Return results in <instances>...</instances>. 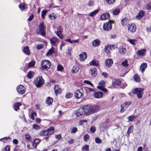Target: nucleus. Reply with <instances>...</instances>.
I'll use <instances>...</instances> for the list:
<instances>
[{
    "label": "nucleus",
    "mask_w": 151,
    "mask_h": 151,
    "mask_svg": "<svg viewBox=\"0 0 151 151\" xmlns=\"http://www.w3.org/2000/svg\"><path fill=\"white\" fill-rule=\"evenodd\" d=\"M92 113L98 111L100 109V107L98 106H92Z\"/></svg>",
    "instance_id": "obj_31"
},
{
    "label": "nucleus",
    "mask_w": 151,
    "mask_h": 151,
    "mask_svg": "<svg viewBox=\"0 0 151 151\" xmlns=\"http://www.w3.org/2000/svg\"><path fill=\"white\" fill-rule=\"evenodd\" d=\"M120 11L119 9H116L112 11V14L114 15H117L119 14Z\"/></svg>",
    "instance_id": "obj_42"
},
{
    "label": "nucleus",
    "mask_w": 151,
    "mask_h": 151,
    "mask_svg": "<svg viewBox=\"0 0 151 151\" xmlns=\"http://www.w3.org/2000/svg\"><path fill=\"white\" fill-rule=\"evenodd\" d=\"M121 23L123 26L128 25L129 22V19H121Z\"/></svg>",
    "instance_id": "obj_24"
},
{
    "label": "nucleus",
    "mask_w": 151,
    "mask_h": 151,
    "mask_svg": "<svg viewBox=\"0 0 151 151\" xmlns=\"http://www.w3.org/2000/svg\"><path fill=\"white\" fill-rule=\"evenodd\" d=\"M45 28L43 23H41L38 26V29L37 30V33L42 36H45L46 35V32L45 31Z\"/></svg>",
    "instance_id": "obj_4"
},
{
    "label": "nucleus",
    "mask_w": 151,
    "mask_h": 151,
    "mask_svg": "<svg viewBox=\"0 0 151 151\" xmlns=\"http://www.w3.org/2000/svg\"><path fill=\"white\" fill-rule=\"evenodd\" d=\"M147 66V63H143L140 67V69L141 70L142 72L143 73L145 69Z\"/></svg>",
    "instance_id": "obj_29"
},
{
    "label": "nucleus",
    "mask_w": 151,
    "mask_h": 151,
    "mask_svg": "<svg viewBox=\"0 0 151 151\" xmlns=\"http://www.w3.org/2000/svg\"><path fill=\"white\" fill-rule=\"evenodd\" d=\"M82 109H83L84 114L88 115L93 113L92 106L90 105H86L84 106Z\"/></svg>",
    "instance_id": "obj_5"
},
{
    "label": "nucleus",
    "mask_w": 151,
    "mask_h": 151,
    "mask_svg": "<svg viewBox=\"0 0 151 151\" xmlns=\"http://www.w3.org/2000/svg\"><path fill=\"white\" fill-rule=\"evenodd\" d=\"M99 10L97 9L94 11L91 12L89 14V15L91 17H93L96 15L98 12Z\"/></svg>",
    "instance_id": "obj_38"
},
{
    "label": "nucleus",
    "mask_w": 151,
    "mask_h": 151,
    "mask_svg": "<svg viewBox=\"0 0 151 151\" xmlns=\"http://www.w3.org/2000/svg\"><path fill=\"white\" fill-rule=\"evenodd\" d=\"M33 128L34 129L38 130L40 129V127L37 124H34L33 125Z\"/></svg>",
    "instance_id": "obj_58"
},
{
    "label": "nucleus",
    "mask_w": 151,
    "mask_h": 151,
    "mask_svg": "<svg viewBox=\"0 0 151 151\" xmlns=\"http://www.w3.org/2000/svg\"><path fill=\"white\" fill-rule=\"evenodd\" d=\"M44 46L42 44H39L36 47V48L38 50H40Z\"/></svg>",
    "instance_id": "obj_60"
},
{
    "label": "nucleus",
    "mask_w": 151,
    "mask_h": 151,
    "mask_svg": "<svg viewBox=\"0 0 151 151\" xmlns=\"http://www.w3.org/2000/svg\"><path fill=\"white\" fill-rule=\"evenodd\" d=\"M128 41L131 44L133 45H135L137 43V40L135 39H129L128 40Z\"/></svg>",
    "instance_id": "obj_45"
},
{
    "label": "nucleus",
    "mask_w": 151,
    "mask_h": 151,
    "mask_svg": "<svg viewBox=\"0 0 151 151\" xmlns=\"http://www.w3.org/2000/svg\"><path fill=\"white\" fill-rule=\"evenodd\" d=\"M145 51L146 50L144 49L138 50L137 52V54L138 56H145Z\"/></svg>",
    "instance_id": "obj_17"
},
{
    "label": "nucleus",
    "mask_w": 151,
    "mask_h": 151,
    "mask_svg": "<svg viewBox=\"0 0 151 151\" xmlns=\"http://www.w3.org/2000/svg\"><path fill=\"white\" fill-rule=\"evenodd\" d=\"M54 130V128L53 127H51L47 129L41 131L40 134V136H49L53 133Z\"/></svg>",
    "instance_id": "obj_1"
},
{
    "label": "nucleus",
    "mask_w": 151,
    "mask_h": 151,
    "mask_svg": "<svg viewBox=\"0 0 151 151\" xmlns=\"http://www.w3.org/2000/svg\"><path fill=\"white\" fill-rule=\"evenodd\" d=\"M106 66L107 68L110 67L113 64V60L110 58H108L105 61Z\"/></svg>",
    "instance_id": "obj_15"
},
{
    "label": "nucleus",
    "mask_w": 151,
    "mask_h": 151,
    "mask_svg": "<svg viewBox=\"0 0 151 151\" xmlns=\"http://www.w3.org/2000/svg\"><path fill=\"white\" fill-rule=\"evenodd\" d=\"M54 91L56 95L60 94L61 92V89L60 88L58 85H55L54 88Z\"/></svg>",
    "instance_id": "obj_19"
},
{
    "label": "nucleus",
    "mask_w": 151,
    "mask_h": 151,
    "mask_svg": "<svg viewBox=\"0 0 151 151\" xmlns=\"http://www.w3.org/2000/svg\"><path fill=\"white\" fill-rule=\"evenodd\" d=\"M77 131V128L74 127L71 130V132L72 133H75Z\"/></svg>",
    "instance_id": "obj_63"
},
{
    "label": "nucleus",
    "mask_w": 151,
    "mask_h": 151,
    "mask_svg": "<svg viewBox=\"0 0 151 151\" xmlns=\"http://www.w3.org/2000/svg\"><path fill=\"white\" fill-rule=\"evenodd\" d=\"M144 12L142 10H141L140 12L136 16V18H141L143 17L145 15Z\"/></svg>",
    "instance_id": "obj_30"
},
{
    "label": "nucleus",
    "mask_w": 151,
    "mask_h": 151,
    "mask_svg": "<svg viewBox=\"0 0 151 151\" xmlns=\"http://www.w3.org/2000/svg\"><path fill=\"white\" fill-rule=\"evenodd\" d=\"M50 43L52 46H55L59 42L58 38L55 37H53L50 40Z\"/></svg>",
    "instance_id": "obj_12"
},
{
    "label": "nucleus",
    "mask_w": 151,
    "mask_h": 151,
    "mask_svg": "<svg viewBox=\"0 0 151 151\" xmlns=\"http://www.w3.org/2000/svg\"><path fill=\"white\" fill-rule=\"evenodd\" d=\"M93 95L95 98L100 99L103 97V93L100 91L96 92L94 93Z\"/></svg>",
    "instance_id": "obj_14"
},
{
    "label": "nucleus",
    "mask_w": 151,
    "mask_h": 151,
    "mask_svg": "<svg viewBox=\"0 0 151 151\" xmlns=\"http://www.w3.org/2000/svg\"><path fill=\"white\" fill-rule=\"evenodd\" d=\"M97 88L99 89L100 90H101L102 91L105 92H106L107 91V89L106 88L104 87L101 86H97Z\"/></svg>",
    "instance_id": "obj_48"
},
{
    "label": "nucleus",
    "mask_w": 151,
    "mask_h": 151,
    "mask_svg": "<svg viewBox=\"0 0 151 151\" xmlns=\"http://www.w3.org/2000/svg\"><path fill=\"white\" fill-rule=\"evenodd\" d=\"M79 56L81 60L82 61H84L87 57L86 53L85 52H82L79 55Z\"/></svg>",
    "instance_id": "obj_16"
},
{
    "label": "nucleus",
    "mask_w": 151,
    "mask_h": 151,
    "mask_svg": "<svg viewBox=\"0 0 151 151\" xmlns=\"http://www.w3.org/2000/svg\"><path fill=\"white\" fill-rule=\"evenodd\" d=\"M122 65L125 68L127 67L128 66V64L127 63V61L126 60L124 62H123L122 63Z\"/></svg>",
    "instance_id": "obj_52"
},
{
    "label": "nucleus",
    "mask_w": 151,
    "mask_h": 151,
    "mask_svg": "<svg viewBox=\"0 0 151 151\" xmlns=\"http://www.w3.org/2000/svg\"><path fill=\"white\" fill-rule=\"evenodd\" d=\"M89 146L88 145H84L82 147L83 151H88L89 150Z\"/></svg>",
    "instance_id": "obj_46"
},
{
    "label": "nucleus",
    "mask_w": 151,
    "mask_h": 151,
    "mask_svg": "<svg viewBox=\"0 0 151 151\" xmlns=\"http://www.w3.org/2000/svg\"><path fill=\"white\" fill-rule=\"evenodd\" d=\"M126 49L123 46L120 47L119 49V52L121 55H123L126 52Z\"/></svg>",
    "instance_id": "obj_20"
},
{
    "label": "nucleus",
    "mask_w": 151,
    "mask_h": 151,
    "mask_svg": "<svg viewBox=\"0 0 151 151\" xmlns=\"http://www.w3.org/2000/svg\"><path fill=\"white\" fill-rule=\"evenodd\" d=\"M136 116L133 115H131L129 116L128 118L127 119L128 120V122L133 121L134 119H136Z\"/></svg>",
    "instance_id": "obj_39"
},
{
    "label": "nucleus",
    "mask_w": 151,
    "mask_h": 151,
    "mask_svg": "<svg viewBox=\"0 0 151 151\" xmlns=\"http://www.w3.org/2000/svg\"><path fill=\"white\" fill-rule=\"evenodd\" d=\"M134 79L136 82H138L140 81V79L139 76L137 74H135L134 76Z\"/></svg>",
    "instance_id": "obj_44"
},
{
    "label": "nucleus",
    "mask_w": 151,
    "mask_h": 151,
    "mask_svg": "<svg viewBox=\"0 0 151 151\" xmlns=\"http://www.w3.org/2000/svg\"><path fill=\"white\" fill-rule=\"evenodd\" d=\"M91 75L93 76H95L97 74L96 69V68H92L90 70Z\"/></svg>",
    "instance_id": "obj_25"
},
{
    "label": "nucleus",
    "mask_w": 151,
    "mask_h": 151,
    "mask_svg": "<svg viewBox=\"0 0 151 151\" xmlns=\"http://www.w3.org/2000/svg\"><path fill=\"white\" fill-rule=\"evenodd\" d=\"M109 17V14L106 13L101 15L100 17V19H108Z\"/></svg>",
    "instance_id": "obj_27"
},
{
    "label": "nucleus",
    "mask_w": 151,
    "mask_h": 151,
    "mask_svg": "<svg viewBox=\"0 0 151 151\" xmlns=\"http://www.w3.org/2000/svg\"><path fill=\"white\" fill-rule=\"evenodd\" d=\"M48 11L47 10H43L42 11L41 17L42 19L45 18V16L47 14Z\"/></svg>",
    "instance_id": "obj_47"
},
{
    "label": "nucleus",
    "mask_w": 151,
    "mask_h": 151,
    "mask_svg": "<svg viewBox=\"0 0 151 151\" xmlns=\"http://www.w3.org/2000/svg\"><path fill=\"white\" fill-rule=\"evenodd\" d=\"M114 21L109 19V22L105 23L103 26V29L105 31H109L112 29L111 23H113Z\"/></svg>",
    "instance_id": "obj_6"
},
{
    "label": "nucleus",
    "mask_w": 151,
    "mask_h": 151,
    "mask_svg": "<svg viewBox=\"0 0 151 151\" xmlns=\"http://www.w3.org/2000/svg\"><path fill=\"white\" fill-rule=\"evenodd\" d=\"M83 82L85 83H86L87 84L91 85L92 87H93V85L89 81L85 80Z\"/></svg>",
    "instance_id": "obj_64"
},
{
    "label": "nucleus",
    "mask_w": 151,
    "mask_h": 151,
    "mask_svg": "<svg viewBox=\"0 0 151 151\" xmlns=\"http://www.w3.org/2000/svg\"><path fill=\"white\" fill-rule=\"evenodd\" d=\"M36 115V113L35 112H32L31 114V118L33 120L34 119L35 116Z\"/></svg>",
    "instance_id": "obj_61"
},
{
    "label": "nucleus",
    "mask_w": 151,
    "mask_h": 151,
    "mask_svg": "<svg viewBox=\"0 0 151 151\" xmlns=\"http://www.w3.org/2000/svg\"><path fill=\"white\" fill-rule=\"evenodd\" d=\"M89 138V136L88 134H85L83 137V139L85 142L87 141Z\"/></svg>",
    "instance_id": "obj_54"
},
{
    "label": "nucleus",
    "mask_w": 151,
    "mask_h": 151,
    "mask_svg": "<svg viewBox=\"0 0 151 151\" xmlns=\"http://www.w3.org/2000/svg\"><path fill=\"white\" fill-rule=\"evenodd\" d=\"M34 73L32 71L29 72L27 75V77L29 79L32 78L34 76Z\"/></svg>",
    "instance_id": "obj_43"
},
{
    "label": "nucleus",
    "mask_w": 151,
    "mask_h": 151,
    "mask_svg": "<svg viewBox=\"0 0 151 151\" xmlns=\"http://www.w3.org/2000/svg\"><path fill=\"white\" fill-rule=\"evenodd\" d=\"M128 30L131 32H134L136 30V27L134 23H130L127 26Z\"/></svg>",
    "instance_id": "obj_9"
},
{
    "label": "nucleus",
    "mask_w": 151,
    "mask_h": 151,
    "mask_svg": "<svg viewBox=\"0 0 151 151\" xmlns=\"http://www.w3.org/2000/svg\"><path fill=\"white\" fill-rule=\"evenodd\" d=\"M105 82L104 81H101L99 83V86L104 87L105 85Z\"/></svg>",
    "instance_id": "obj_56"
},
{
    "label": "nucleus",
    "mask_w": 151,
    "mask_h": 151,
    "mask_svg": "<svg viewBox=\"0 0 151 151\" xmlns=\"http://www.w3.org/2000/svg\"><path fill=\"white\" fill-rule=\"evenodd\" d=\"M23 51L27 55H29L30 54L29 47L28 46H25L24 47Z\"/></svg>",
    "instance_id": "obj_34"
},
{
    "label": "nucleus",
    "mask_w": 151,
    "mask_h": 151,
    "mask_svg": "<svg viewBox=\"0 0 151 151\" xmlns=\"http://www.w3.org/2000/svg\"><path fill=\"white\" fill-rule=\"evenodd\" d=\"M112 50L111 48L110 45H108L105 46L104 49V52L106 54H109L110 53V50Z\"/></svg>",
    "instance_id": "obj_21"
},
{
    "label": "nucleus",
    "mask_w": 151,
    "mask_h": 151,
    "mask_svg": "<svg viewBox=\"0 0 151 151\" xmlns=\"http://www.w3.org/2000/svg\"><path fill=\"white\" fill-rule=\"evenodd\" d=\"M100 44V41L99 39H96L92 42V45L94 47L99 46Z\"/></svg>",
    "instance_id": "obj_23"
},
{
    "label": "nucleus",
    "mask_w": 151,
    "mask_h": 151,
    "mask_svg": "<svg viewBox=\"0 0 151 151\" xmlns=\"http://www.w3.org/2000/svg\"><path fill=\"white\" fill-rule=\"evenodd\" d=\"M40 141V140L39 139H35L33 143V146L35 147H36Z\"/></svg>",
    "instance_id": "obj_35"
},
{
    "label": "nucleus",
    "mask_w": 151,
    "mask_h": 151,
    "mask_svg": "<svg viewBox=\"0 0 151 151\" xmlns=\"http://www.w3.org/2000/svg\"><path fill=\"white\" fill-rule=\"evenodd\" d=\"M84 92L82 89L81 88L76 91L75 94V97L77 99L81 98L83 96Z\"/></svg>",
    "instance_id": "obj_8"
},
{
    "label": "nucleus",
    "mask_w": 151,
    "mask_h": 151,
    "mask_svg": "<svg viewBox=\"0 0 151 151\" xmlns=\"http://www.w3.org/2000/svg\"><path fill=\"white\" fill-rule=\"evenodd\" d=\"M88 5L90 6H92L94 5V2L92 0H90L88 2Z\"/></svg>",
    "instance_id": "obj_55"
},
{
    "label": "nucleus",
    "mask_w": 151,
    "mask_h": 151,
    "mask_svg": "<svg viewBox=\"0 0 151 151\" xmlns=\"http://www.w3.org/2000/svg\"><path fill=\"white\" fill-rule=\"evenodd\" d=\"M99 62L98 61L96 60H93L90 63V65L98 66L99 65Z\"/></svg>",
    "instance_id": "obj_28"
},
{
    "label": "nucleus",
    "mask_w": 151,
    "mask_h": 151,
    "mask_svg": "<svg viewBox=\"0 0 151 151\" xmlns=\"http://www.w3.org/2000/svg\"><path fill=\"white\" fill-rule=\"evenodd\" d=\"M131 104L130 101L126 102L125 103L122 104L123 105L122 106H124L125 109H127L129 106Z\"/></svg>",
    "instance_id": "obj_41"
},
{
    "label": "nucleus",
    "mask_w": 151,
    "mask_h": 151,
    "mask_svg": "<svg viewBox=\"0 0 151 151\" xmlns=\"http://www.w3.org/2000/svg\"><path fill=\"white\" fill-rule=\"evenodd\" d=\"M54 49L55 48L54 47H52L49 50L46 55L47 56H49L51 55L52 54L54 53L55 52Z\"/></svg>",
    "instance_id": "obj_26"
},
{
    "label": "nucleus",
    "mask_w": 151,
    "mask_h": 151,
    "mask_svg": "<svg viewBox=\"0 0 151 151\" xmlns=\"http://www.w3.org/2000/svg\"><path fill=\"white\" fill-rule=\"evenodd\" d=\"M133 127L131 126L128 129V131H127V134L128 135H129V134L130 133L132 132L133 131Z\"/></svg>",
    "instance_id": "obj_50"
},
{
    "label": "nucleus",
    "mask_w": 151,
    "mask_h": 151,
    "mask_svg": "<svg viewBox=\"0 0 151 151\" xmlns=\"http://www.w3.org/2000/svg\"><path fill=\"white\" fill-rule=\"evenodd\" d=\"M57 31L56 32V34L58 36L60 39H62L63 38V36L62 35L63 32V28L60 26H58L57 28Z\"/></svg>",
    "instance_id": "obj_10"
},
{
    "label": "nucleus",
    "mask_w": 151,
    "mask_h": 151,
    "mask_svg": "<svg viewBox=\"0 0 151 151\" xmlns=\"http://www.w3.org/2000/svg\"><path fill=\"white\" fill-rule=\"evenodd\" d=\"M25 138L27 140L30 141L31 139L30 136L29 134H27L25 135Z\"/></svg>",
    "instance_id": "obj_59"
},
{
    "label": "nucleus",
    "mask_w": 151,
    "mask_h": 151,
    "mask_svg": "<svg viewBox=\"0 0 151 151\" xmlns=\"http://www.w3.org/2000/svg\"><path fill=\"white\" fill-rule=\"evenodd\" d=\"M19 6L21 10H23L27 8V5L24 3H21L19 5Z\"/></svg>",
    "instance_id": "obj_32"
},
{
    "label": "nucleus",
    "mask_w": 151,
    "mask_h": 151,
    "mask_svg": "<svg viewBox=\"0 0 151 151\" xmlns=\"http://www.w3.org/2000/svg\"><path fill=\"white\" fill-rule=\"evenodd\" d=\"M49 17L51 18V19L52 18L55 19L57 17V15H56V14L53 13L51 14H49Z\"/></svg>",
    "instance_id": "obj_51"
},
{
    "label": "nucleus",
    "mask_w": 151,
    "mask_h": 151,
    "mask_svg": "<svg viewBox=\"0 0 151 151\" xmlns=\"http://www.w3.org/2000/svg\"><path fill=\"white\" fill-rule=\"evenodd\" d=\"M108 128V122L105 121L102 123L100 126V128L103 131Z\"/></svg>",
    "instance_id": "obj_13"
},
{
    "label": "nucleus",
    "mask_w": 151,
    "mask_h": 151,
    "mask_svg": "<svg viewBox=\"0 0 151 151\" xmlns=\"http://www.w3.org/2000/svg\"><path fill=\"white\" fill-rule=\"evenodd\" d=\"M17 90L19 93L23 94L25 92V88L23 86L20 85L17 87Z\"/></svg>",
    "instance_id": "obj_11"
},
{
    "label": "nucleus",
    "mask_w": 151,
    "mask_h": 151,
    "mask_svg": "<svg viewBox=\"0 0 151 151\" xmlns=\"http://www.w3.org/2000/svg\"><path fill=\"white\" fill-rule=\"evenodd\" d=\"M79 68L76 65L74 66L72 69V71L73 73H77L79 70Z\"/></svg>",
    "instance_id": "obj_36"
},
{
    "label": "nucleus",
    "mask_w": 151,
    "mask_h": 151,
    "mask_svg": "<svg viewBox=\"0 0 151 151\" xmlns=\"http://www.w3.org/2000/svg\"><path fill=\"white\" fill-rule=\"evenodd\" d=\"M83 114H84V113L83 110L82 109V108H81L79 110H78L75 114V115H76L77 117H79Z\"/></svg>",
    "instance_id": "obj_18"
},
{
    "label": "nucleus",
    "mask_w": 151,
    "mask_h": 151,
    "mask_svg": "<svg viewBox=\"0 0 151 151\" xmlns=\"http://www.w3.org/2000/svg\"><path fill=\"white\" fill-rule=\"evenodd\" d=\"M34 83L37 87H40L44 84V81L42 77L39 76L35 79Z\"/></svg>",
    "instance_id": "obj_3"
},
{
    "label": "nucleus",
    "mask_w": 151,
    "mask_h": 151,
    "mask_svg": "<svg viewBox=\"0 0 151 151\" xmlns=\"http://www.w3.org/2000/svg\"><path fill=\"white\" fill-rule=\"evenodd\" d=\"M63 68V67L60 65H58L57 66V70L58 71H61Z\"/></svg>",
    "instance_id": "obj_62"
},
{
    "label": "nucleus",
    "mask_w": 151,
    "mask_h": 151,
    "mask_svg": "<svg viewBox=\"0 0 151 151\" xmlns=\"http://www.w3.org/2000/svg\"><path fill=\"white\" fill-rule=\"evenodd\" d=\"M53 101V99L51 97H48L46 100L47 104H48L49 105L51 104Z\"/></svg>",
    "instance_id": "obj_37"
},
{
    "label": "nucleus",
    "mask_w": 151,
    "mask_h": 151,
    "mask_svg": "<svg viewBox=\"0 0 151 151\" xmlns=\"http://www.w3.org/2000/svg\"><path fill=\"white\" fill-rule=\"evenodd\" d=\"M35 64V61L34 60H32L28 64V67H31L34 66Z\"/></svg>",
    "instance_id": "obj_49"
},
{
    "label": "nucleus",
    "mask_w": 151,
    "mask_h": 151,
    "mask_svg": "<svg viewBox=\"0 0 151 151\" xmlns=\"http://www.w3.org/2000/svg\"><path fill=\"white\" fill-rule=\"evenodd\" d=\"M95 141L97 143H100L101 142V140L99 137H96L95 139Z\"/></svg>",
    "instance_id": "obj_57"
},
{
    "label": "nucleus",
    "mask_w": 151,
    "mask_h": 151,
    "mask_svg": "<svg viewBox=\"0 0 151 151\" xmlns=\"http://www.w3.org/2000/svg\"><path fill=\"white\" fill-rule=\"evenodd\" d=\"M21 105V104L19 102L14 103L13 105L14 109L15 110L17 111L19 109V107Z\"/></svg>",
    "instance_id": "obj_22"
},
{
    "label": "nucleus",
    "mask_w": 151,
    "mask_h": 151,
    "mask_svg": "<svg viewBox=\"0 0 151 151\" xmlns=\"http://www.w3.org/2000/svg\"><path fill=\"white\" fill-rule=\"evenodd\" d=\"M127 84L123 80L121 81V84L120 85V87L124 88L126 86Z\"/></svg>",
    "instance_id": "obj_40"
},
{
    "label": "nucleus",
    "mask_w": 151,
    "mask_h": 151,
    "mask_svg": "<svg viewBox=\"0 0 151 151\" xmlns=\"http://www.w3.org/2000/svg\"><path fill=\"white\" fill-rule=\"evenodd\" d=\"M72 96V93H68L66 94L65 96V97L66 98L68 99L71 98Z\"/></svg>",
    "instance_id": "obj_53"
},
{
    "label": "nucleus",
    "mask_w": 151,
    "mask_h": 151,
    "mask_svg": "<svg viewBox=\"0 0 151 151\" xmlns=\"http://www.w3.org/2000/svg\"><path fill=\"white\" fill-rule=\"evenodd\" d=\"M121 81L119 80L115 79L114 81H113L112 85L113 86H120L121 84Z\"/></svg>",
    "instance_id": "obj_33"
},
{
    "label": "nucleus",
    "mask_w": 151,
    "mask_h": 151,
    "mask_svg": "<svg viewBox=\"0 0 151 151\" xmlns=\"http://www.w3.org/2000/svg\"><path fill=\"white\" fill-rule=\"evenodd\" d=\"M51 63L48 60H44L41 63V68L42 70H48L51 66Z\"/></svg>",
    "instance_id": "obj_2"
},
{
    "label": "nucleus",
    "mask_w": 151,
    "mask_h": 151,
    "mask_svg": "<svg viewBox=\"0 0 151 151\" xmlns=\"http://www.w3.org/2000/svg\"><path fill=\"white\" fill-rule=\"evenodd\" d=\"M144 90V89L141 88H136L134 89L133 93L136 94L138 98H140L142 97Z\"/></svg>",
    "instance_id": "obj_7"
}]
</instances>
